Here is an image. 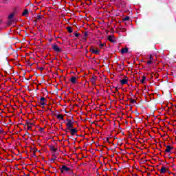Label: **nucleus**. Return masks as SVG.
<instances>
[{
    "instance_id": "nucleus-1",
    "label": "nucleus",
    "mask_w": 176,
    "mask_h": 176,
    "mask_svg": "<svg viewBox=\"0 0 176 176\" xmlns=\"http://www.w3.org/2000/svg\"><path fill=\"white\" fill-rule=\"evenodd\" d=\"M67 122L66 123L67 130H71V129H74V122L71 120L67 119Z\"/></svg>"
},
{
    "instance_id": "nucleus-2",
    "label": "nucleus",
    "mask_w": 176,
    "mask_h": 176,
    "mask_svg": "<svg viewBox=\"0 0 176 176\" xmlns=\"http://www.w3.org/2000/svg\"><path fill=\"white\" fill-rule=\"evenodd\" d=\"M38 105L41 108H45V97H42L38 100Z\"/></svg>"
},
{
    "instance_id": "nucleus-3",
    "label": "nucleus",
    "mask_w": 176,
    "mask_h": 176,
    "mask_svg": "<svg viewBox=\"0 0 176 176\" xmlns=\"http://www.w3.org/2000/svg\"><path fill=\"white\" fill-rule=\"evenodd\" d=\"M52 49L54 52H56L57 53H60L62 52L61 48L58 47V46L56 44L52 45Z\"/></svg>"
},
{
    "instance_id": "nucleus-4",
    "label": "nucleus",
    "mask_w": 176,
    "mask_h": 176,
    "mask_svg": "<svg viewBox=\"0 0 176 176\" xmlns=\"http://www.w3.org/2000/svg\"><path fill=\"white\" fill-rule=\"evenodd\" d=\"M69 131L72 135H76V133H78V128H72L69 129Z\"/></svg>"
},
{
    "instance_id": "nucleus-5",
    "label": "nucleus",
    "mask_w": 176,
    "mask_h": 176,
    "mask_svg": "<svg viewBox=\"0 0 176 176\" xmlns=\"http://www.w3.org/2000/svg\"><path fill=\"white\" fill-rule=\"evenodd\" d=\"M89 52H91L93 54H100V50L98 49H94L93 47H91L89 50Z\"/></svg>"
},
{
    "instance_id": "nucleus-6",
    "label": "nucleus",
    "mask_w": 176,
    "mask_h": 176,
    "mask_svg": "<svg viewBox=\"0 0 176 176\" xmlns=\"http://www.w3.org/2000/svg\"><path fill=\"white\" fill-rule=\"evenodd\" d=\"M69 170H71V168H68L67 166L63 165L60 168V172L64 173V171H69Z\"/></svg>"
},
{
    "instance_id": "nucleus-7",
    "label": "nucleus",
    "mask_w": 176,
    "mask_h": 176,
    "mask_svg": "<svg viewBox=\"0 0 176 176\" xmlns=\"http://www.w3.org/2000/svg\"><path fill=\"white\" fill-rule=\"evenodd\" d=\"M38 133L41 135V138H43V135L45 134V127L38 126Z\"/></svg>"
},
{
    "instance_id": "nucleus-8",
    "label": "nucleus",
    "mask_w": 176,
    "mask_h": 176,
    "mask_svg": "<svg viewBox=\"0 0 176 176\" xmlns=\"http://www.w3.org/2000/svg\"><path fill=\"white\" fill-rule=\"evenodd\" d=\"M129 82V79L123 78L122 80H120V83H121L122 86L124 85H127Z\"/></svg>"
},
{
    "instance_id": "nucleus-9",
    "label": "nucleus",
    "mask_w": 176,
    "mask_h": 176,
    "mask_svg": "<svg viewBox=\"0 0 176 176\" xmlns=\"http://www.w3.org/2000/svg\"><path fill=\"white\" fill-rule=\"evenodd\" d=\"M172 149H173V147L171 146H170V145H168V146H166V148L165 150V152L166 153H170V152H171Z\"/></svg>"
},
{
    "instance_id": "nucleus-10",
    "label": "nucleus",
    "mask_w": 176,
    "mask_h": 176,
    "mask_svg": "<svg viewBox=\"0 0 176 176\" xmlns=\"http://www.w3.org/2000/svg\"><path fill=\"white\" fill-rule=\"evenodd\" d=\"M43 20V15L38 14L36 16V21H42Z\"/></svg>"
},
{
    "instance_id": "nucleus-11",
    "label": "nucleus",
    "mask_w": 176,
    "mask_h": 176,
    "mask_svg": "<svg viewBox=\"0 0 176 176\" xmlns=\"http://www.w3.org/2000/svg\"><path fill=\"white\" fill-rule=\"evenodd\" d=\"M166 173H167V168L164 166H162L161 168V170H160V173L161 174H166Z\"/></svg>"
},
{
    "instance_id": "nucleus-12",
    "label": "nucleus",
    "mask_w": 176,
    "mask_h": 176,
    "mask_svg": "<svg viewBox=\"0 0 176 176\" xmlns=\"http://www.w3.org/2000/svg\"><path fill=\"white\" fill-rule=\"evenodd\" d=\"M70 82L73 84L75 85L76 83V77L75 76H72L70 79Z\"/></svg>"
},
{
    "instance_id": "nucleus-13",
    "label": "nucleus",
    "mask_w": 176,
    "mask_h": 176,
    "mask_svg": "<svg viewBox=\"0 0 176 176\" xmlns=\"http://www.w3.org/2000/svg\"><path fill=\"white\" fill-rule=\"evenodd\" d=\"M129 52V48L126 47V48H122L121 50V53L122 54H124L126 53H128Z\"/></svg>"
},
{
    "instance_id": "nucleus-14",
    "label": "nucleus",
    "mask_w": 176,
    "mask_h": 176,
    "mask_svg": "<svg viewBox=\"0 0 176 176\" xmlns=\"http://www.w3.org/2000/svg\"><path fill=\"white\" fill-rule=\"evenodd\" d=\"M56 118L58 119V120H64V115L63 114L57 115Z\"/></svg>"
},
{
    "instance_id": "nucleus-15",
    "label": "nucleus",
    "mask_w": 176,
    "mask_h": 176,
    "mask_svg": "<svg viewBox=\"0 0 176 176\" xmlns=\"http://www.w3.org/2000/svg\"><path fill=\"white\" fill-rule=\"evenodd\" d=\"M108 41H109V42H111V43H113L115 42V40L113 39V36H108Z\"/></svg>"
},
{
    "instance_id": "nucleus-16",
    "label": "nucleus",
    "mask_w": 176,
    "mask_h": 176,
    "mask_svg": "<svg viewBox=\"0 0 176 176\" xmlns=\"http://www.w3.org/2000/svg\"><path fill=\"white\" fill-rule=\"evenodd\" d=\"M15 14H16V13H14V12L11 13V14L8 16V20H12V19H13V17H14V15H15Z\"/></svg>"
},
{
    "instance_id": "nucleus-17",
    "label": "nucleus",
    "mask_w": 176,
    "mask_h": 176,
    "mask_svg": "<svg viewBox=\"0 0 176 176\" xmlns=\"http://www.w3.org/2000/svg\"><path fill=\"white\" fill-rule=\"evenodd\" d=\"M67 31H68V32H69V34H72L73 30H72V28L71 26L67 27Z\"/></svg>"
},
{
    "instance_id": "nucleus-18",
    "label": "nucleus",
    "mask_w": 176,
    "mask_h": 176,
    "mask_svg": "<svg viewBox=\"0 0 176 176\" xmlns=\"http://www.w3.org/2000/svg\"><path fill=\"white\" fill-rule=\"evenodd\" d=\"M130 20V16H125L122 19V21H129Z\"/></svg>"
},
{
    "instance_id": "nucleus-19",
    "label": "nucleus",
    "mask_w": 176,
    "mask_h": 176,
    "mask_svg": "<svg viewBox=\"0 0 176 176\" xmlns=\"http://www.w3.org/2000/svg\"><path fill=\"white\" fill-rule=\"evenodd\" d=\"M146 80V77H145V76H143L141 80V83H142V84L145 83Z\"/></svg>"
},
{
    "instance_id": "nucleus-20",
    "label": "nucleus",
    "mask_w": 176,
    "mask_h": 176,
    "mask_svg": "<svg viewBox=\"0 0 176 176\" xmlns=\"http://www.w3.org/2000/svg\"><path fill=\"white\" fill-rule=\"evenodd\" d=\"M27 14H28V10H25L22 13V16H27Z\"/></svg>"
},
{
    "instance_id": "nucleus-21",
    "label": "nucleus",
    "mask_w": 176,
    "mask_h": 176,
    "mask_svg": "<svg viewBox=\"0 0 176 176\" xmlns=\"http://www.w3.org/2000/svg\"><path fill=\"white\" fill-rule=\"evenodd\" d=\"M50 149L51 151H53V152H56V151H57V149H56V148H54V146H50Z\"/></svg>"
},
{
    "instance_id": "nucleus-22",
    "label": "nucleus",
    "mask_w": 176,
    "mask_h": 176,
    "mask_svg": "<svg viewBox=\"0 0 176 176\" xmlns=\"http://www.w3.org/2000/svg\"><path fill=\"white\" fill-rule=\"evenodd\" d=\"M38 115H40V116L42 115L43 119H44L43 110H39Z\"/></svg>"
},
{
    "instance_id": "nucleus-23",
    "label": "nucleus",
    "mask_w": 176,
    "mask_h": 176,
    "mask_svg": "<svg viewBox=\"0 0 176 176\" xmlns=\"http://www.w3.org/2000/svg\"><path fill=\"white\" fill-rule=\"evenodd\" d=\"M87 35H88L87 32H85L84 33V36H85V38H82L83 41H87L86 37L87 36Z\"/></svg>"
},
{
    "instance_id": "nucleus-24",
    "label": "nucleus",
    "mask_w": 176,
    "mask_h": 176,
    "mask_svg": "<svg viewBox=\"0 0 176 176\" xmlns=\"http://www.w3.org/2000/svg\"><path fill=\"white\" fill-rule=\"evenodd\" d=\"M26 124H27V126H34V122H27Z\"/></svg>"
},
{
    "instance_id": "nucleus-25",
    "label": "nucleus",
    "mask_w": 176,
    "mask_h": 176,
    "mask_svg": "<svg viewBox=\"0 0 176 176\" xmlns=\"http://www.w3.org/2000/svg\"><path fill=\"white\" fill-rule=\"evenodd\" d=\"M105 45H107L105 43H100L99 45L100 49H102V47H104V46H105Z\"/></svg>"
},
{
    "instance_id": "nucleus-26",
    "label": "nucleus",
    "mask_w": 176,
    "mask_h": 176,
    "mask_svg": "<svg viewBox=\"0 0 176 176\" xmlns=\"http://www.w3.org/2000/svg\"><path fill=\"white\" fill-rule=\"evenodd\" d=\"M74 35L76 36V38H78V36H79L80 34L78 33V32H74Z\"/></svg>"
},
{
    "instance_id": "nucleus-27",
    "label": "nucleus",
    "mask_w": 176,
    "mask_h": 176,
    "mask_svg": "<svg viewBox=\"0 0 176 176\" xmlns=\"http://www.w3.org/2000/svg\"><path fill=\"white\" fill-rule=\"evenodd\" d=\"M38 69L41 72H42L43 70L45 69V67H38Z\"/></svg>"
},
{
    "instance_id": "nucleus-28",
    "label": "nucleus",
    "mask_w": 176,
    "mask_h": 176,
    "mask_svg": "<svg viewBox=\"0 0 176 176\" xmlns=\"http://www.w3.org/2000/svg\"><path fill=\"white\" fill-rule=\"evenodd\" d=\"M8 2H10V0H2L3 3H8Z\"/></svg>"
},
{
    "instance_id": "nucleus-29",
    "label": "nucleus",
    "mask_w": 176,
    "mask_h": 176,
    "mask_svg": "<svg viewBox=\"0 0 176 176\" xmlns=\"http://www.w3.org/2000/svg\"><path fill=\"white\" fill-rule=\"evenodd\" d=\"M129 101L131 104H134L135 102H136L135 100L134 99H129Z\"/></svg>"
},
{
    "instance_id": "nucleus-30",
    "label": "nucleus",
    "mask_w": 176,
    "mask_h": 176,
    "mask_svg": "<svg viewBox=\"0 0 176 176\" xmlns=\"http://www.w3.org/2000/svg\"><path fill=\"white\" fill-rule=\"evenodd\" d=\"M32 157H36V155H35V151H33L31 154Z\"/></svg>"
},
{
    "instance_id": "nucleus-31",
    "label": "nucleus",
    "mask_w": 176,
    "mask_h": 176,
    "mask_svg": "<svg viewBox=\"0 0 176 176\" xmlns=\"http://www.w3.org/2000/svg\"><path fill=\"white\" fill-rule=\"evenodd\" d=\"M38 142V145H40V146H42V140L39 139Z\"/></svg>"
},
{
    "instance_id": "nucleus-32",
    "label": "nucleus",
    "mask_w": 176,
    "mask_h": 176,
    "mask_svg": "<svg viewBox=\"0 0 176 176\" xmlns=\"http://www.w3.org/2000/svg\"><path fill=\"white\" fill-rule=\"evenodd\" d=\"M153 61L152 60H149L148 61H147V64L151 65L153 64Z\"/></svg>"
},
{
    "instance_id": "nucleus-33",
    "label": "nucleus",
    "mask_w": 176,
    "mask_h": 176,
    "mask_svg": "<svg viewBox=\"0 0 176 176\" xmlns=\"http://www.w3.org/2000/svg\"><path fill=\"white\" fill-rule=\"evenodd\" d=\"M45 80L43 79L41 82H38V86H42V83H43Z\"/></svg>"
},
{
    "instance_id": "nucleus-34",
    "label": "nucleus",
    "mask_w": 176,
    "mask_h": 176,
    "mask_svg": "<svg viewBox=\"0 0 176 176\" xmlns=\"http://www.w3.org/2000/svg\"><path fill=\"white\" fill-rule=\"evenodd\" d=\"M40 116L41 118V122H43L45 120V118L43 119V117L42 116V115H40Z\"/></svg>"
},
{
    "instance_id": "nucleus-35",
    "label": "nucleus",
    "mask_w": 176,
    "mask_h": 176,
    "mask_svg": "<svg viewBox=\"0 0 176 176\" xmlns=\"http://www.w3.org/2000/svg\"><path fill=\"white\" fill-rule=\"evenodd\" d=\"M32 129V126L28 125V130H31Z\"/></svg>"
},
{
    "instance_id": "nucleus-36",
    "label": "nucleus",
    "mask_w": 176,
    "mask_h": 176,
    "mask_svg": "<svg viewBox=\"0 0 176 176\" xmlns=\"http://www.w3.org/2000/svg\"><path fill=\"white\" fill-rule=\"evenodd\" d=\"M12 23V21H9L8 23V25H11Z\"/></svg>"
},
{
    "instance_id": "nucleus-37",
    "label": "nucleus",
    "mask_w": 176,
    "mask_h": 176,
    "mask_svg": "<svg viewBox=\"0 0 176 176\" xmlns=\"http://www.w3.org/2000/svg\"><path fill=\"white\" fill-rule=\"evenodd\" d=\"M64 131H65V133H68V131H69V130L67 129V126H66V129H65Z\"/></svg>"
},
{
    "instance_id": "nucleus-38",
    "label": "nucleus",
    "mask_w": 176,
    "mask_h": 176,
    "mask_svg": "<svg viewBox=\"0 0 176 176\" xmlns=\"http://www.w3.org/2000/svg\"><path fill=\"white\" fill-rule=\"evenodd\" d=\"M2 133H3V130L0 129V134H2Z\"/></svg>"
},
{
    "instance_id": "nucleus-39",
    "label": "nucleus",
    "mask_w": 176,
    "mask_h": 176,
    "mask_svg": "<svg viewBox=\"0 0 176 176\" xmlns=\"http://www.w3.org/2000/svg\"><path fill=\"white\" fill-rule=\"evenodd\" d=\"M125 31H126L125 29H122V30H121L122 32H124Z\"/></svg>"
},
{
    "instance_id": "nucleus-40",
    "label": "nucleus",
    "mask_w": 176,
    "mask_h": 176,
    "mask_svg": "<svg viewBox=\"0 0 176 176\" xmlns=\"http://www.w3.org/2000/svg\"><path fill=\"white\" fill-rule=\"evenodd\" d=\"M149 60H152V55L149 56Z\"/></svg>"
},
{
    "instance_id": "nucleus-41",
    "label": "nucleus",
    "mask_w": 176,
    "mask_h": 176,
    "mask_svg": "<svg viewBox=\"0 0 176 176\" xmlns=\"http://www.w3.org/2000/svg\"><path fill=\"white\" fill-rule=\"evenodd\" d=\"M38 152H39L40 153H42V152H43V150L38 151Z\"/></svg>"
},
{
    "instance_id": "nucleus-42",
    "label": "nucleus",
    "mask_w": 176,
    "mask_h": 176,
    "mask_svg": "<svg viewBox=\"0 0 176 176\" xmlns=\"http://www.w3.org/2000/svg\"><path fill=\"white\" fill-rule=\"evenodd\" d=\"M92 79H96V77H93Z\"/></svg>"
},
{
    "instance_id": "nucleus-43",
    "label": "nucleus",
    "mask_w": 176,
    "mask_h": 176,
    "mask_svg": "<svg viewBox=\"0 0 176 176\" xmlns=\"http://www.w3.org/2000/svg\"><path fill=\"white\" fill-rule=\"evenodd\" d=\"M107 141H109V138H107Z\"/></svg>"
},
{
    "instance_id": "nucleus-44",
    "label": "nucleus",
    "mask_w": 176,
    "mask_h": 176,
    "mask_svg": "<svg viewBox=\"0 0 176 176\" xmlns=\"http://www.w3.org/2000/svg\"><path fill=\"white\" fill-rule=\"evenodd\" d=\"M45 109H49L47 107H45Z\"/></svg>"
},
{
    "instance_id": "nucleus-45",
    "label": "nucleus",
    "mask_w": 176,
    "mask_h": 176,
    "mask_svg": "<svg viewBox=\"0 0 176 176\" xmlns=\"http://www.w3.org/2000/svg\"><path fill=\"white\" fill-rule=\"evenodd\" d=\"M45 109H49L47 107H45Z\"/></svg>"
},
{
    "instance_id": "nucleus-46",
    "label": "nucleus",
    "mask_w": 176,
    "mask_h": 176,
    "mask_svg": "<svg viewBox=\"0 0 176 176\" xmlns=\"http://www.w3.org/2000/svg\"><path fill=\"white\" fill-rule=\"evenodd\" d=\"M45 78V76H43V79Z\"/></svg>"
},
{
    "instance_id": "nucleus-47",
    "label": "nucleus",
    "mask_w": 176,
    "mask_h": 176,
    "mask_svg": "<svg viewBox=\"0 0 176 176\" xmlns=\"http://www.w3.org/2000/svg\"><path fill=\"white\" fill-rule=\"evenodd\" d=\"M43 23H45V21H43Z\"/></svg>"
},
{
    "instance_id": "nucleus-48",
    "label": "nucleus",
    "mask_w": 176,
    "mask_h": 176,
    "mask_svg": "<svg viewBox=\"0 0 176 176\" xmlns=\"http://www.w3.org/2000/svg\"><path fill=\"white\" fill-rule=\"evenodd\" d=\"M43 159H45V157H43Z\"/></svg>"
},
{
    "instance_id": "nucleus-49",
    "label": "nucleus",
    "mask_w": 176,
    "mask_h": 176,
    "mask_svg": "<svg viewBox=\"0 0 176 176\" xmlns=\"http://www.w3.org/2000/svg\"><path fill=\"white\" fill-rule=\"evenodd\" d=\"M45 145H47V144L45 143Z\"/></svg>"
}]
</instances>
